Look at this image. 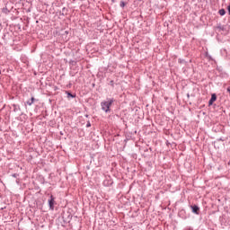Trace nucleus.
<instances>
[{
  "mask_svg": "<svg viewBox=\"0 0 230 230\" xmlns=\"http://www.w3.org/2000/svg\"><path fill=\"white\" fill-rule=\"evenodd\" d=\"M114 103V98H108L106 101L101 102L102 111L104 112H111V107Z\"/></svg>",
  "mask_w": 230,
  "mask_h": 230,
  "instance_id": "f257e3e1",
  "label": "nucleus"
},
{
  "mask_svg": "<svg viewBox=\"0 0 230 230\" xmlns=\"http://www.w3.org/2000/svg\"><path fill=\"white\" fill-rule=\"evenodd\" d=\"M121 8H125V2H120Z\"/></svg>",
  "mask_w": 230,
  "mask_h": 230,
  "instance_id": "6e6552de",
  "label": "nucleus"
},
{
  "mask_svg": "<svg viewBox=\"0 0 230 230\" xmlns=\"http://www.w3.org/2000/svg\"><path fill=\"white\" fill-rule=\"evenodd\" d=\"M217 102V94L213 93L211 96V99L208 102V105H211L212 103H215Z\"/></svg>",
  "mask_w": 230,
  "mask_h": 230,
  "instance_id": "7ed1b4c3",
  "label": "nucleus"
},
{
  "mask_svg": "<svg viewBox=\"0 0 230 230\" xmlns=\"http://www.w3.org/2000/svg\"><path fill=\"white\" fill-rule=\"evenodd\" d=\"M50 209H55V202H49Z\"/></svg>",
  "mask_w": 230,
  "mask_h": 230,
  "instance_id": "423d86ee",
  "label": "nucleus"
},
{
  "mask_svg": "<svg viewBox=\"0 0 230 230\" xmlns=\"http://www.w3.org/2000/svg\"><path fill=\"white\" fill-rule=\"evenodd\" d=\"M110 85H111V87H114V81L113 80L110 81Z\"/></svg>",
  "mask_w": 230,
  "mask_h": 230,
  "instance_id": "1a4fd4ad",
  "label": "nucleus"
},
{
  "mask_svg": "<svg viewBox=\"0 0 230 230\" xmlns=\"http://www.w3.org/2000/svg\"><path fill=\"white\" fill-rule=\"evenodd\" d=\"M34 102H35V97H31V101H27V105L31 106L33 105Z\"/></svg>",
  "mask_w": 230,
  "mask_h": 230,
  "instance_id": "20e7f679",
  "label": "nucleus"
},
{
  "mask_svg": "<svg viewBox=\"0 0 230 230\" xmlns=\"http://www.w3.org/2000/svg\"><path fill=\"white\" fill-rule=\"evenodd\" d=\"M190 208L192 209V213H195L196 215H199V208L197 205H192V206H190Z\"/></svg>",
  "mask_w": 230,
  "mask_h": 230,
  "instance_id": "f03ea898",
  "label": "nucleus"
},
{
  "mask_svg": "<svg viewBox=\"0 0 230 230\" xmlns=\"http://www.w3.org/2000/svg\"><path fill=\"white\" fill-rule=\"evenodd\" d=\"M67 98H75V95L71 93H67Z\"/></svg>",
  "mask_w": 230,
  "mask_h": 230,
  "instance_id": "0eeeda50",
  "label": "nucleus"
},
{
  "mask_svg": "<svg viewBox=\"0 0 230 230\" xmlns=\"http://www.w3.org/2000/svg\"><path fill=\"white\" fill-rule=\"evenodd\" d=\"M227 92H228L229 94H230V86L227 88Z\"/></svg>",
  "mask_w": 230,
  "mask_h": 230,
  "instance_id": "f8f14e48",
  "label": "nucleus"
},
{
  "mask_svg": "<svg viewBox=\"0 0 230 230\" xmlns=\"http://www.w3.org/2000/svg\"><path fill=\"white\" fill-rule=\"evenodd\" d=\"M55 199H53V196H50V199H49V202H54Z\"/></svg>",
  "mask_w": 230,
  "mask_h": 230,
  "instance_id": "9d476101",
  "label": "nucleus"
},
{
  "mask_svg": "<svg viewBox=\"0 0 230 230\" xmlns=\"http://www.w3.org/2000/svg\"><path fill=\"white\" fill-rule=\"evenodd\" d=\"M227 10H228V13H229V15H230V5H228Z\"/></svg>",
  "mask_w": 230,
  "mask_h": 230,
  "instance_id": "9b49d317",
  "label": "nucleus"
},
{
  "mask_svg": "<svg viewBox=\"0 0 230 230\" xmlns=\"http://www.w3.org/2000/svg\"><path fill=\"white\" fill-rule=\"evenodd\" d=\"M218 13H219V15L224 16V15H226V10H225V9H220V10L218 11Z\"/></svg>",
  "mask_w": 230,
  "mask_h": 230,
  "instance_id": "39448f33",
  "label": "nucleus"
},
{
  "mask_svg": "<svg viewBox=\"0 0 230 230\" xmlns=\"http://www.w3.org/2000/svg\"><path fill=\"white\" fill-rule=\"evenodd\" d=\"M86 127H91V124H90V123H88V124L86 125Z\"/></svg>",
  "mask_w": 230,
  "mask_h": 230,
  "instance_id": "ddd939ff",
  "label": "nucleus"
},
{
  "mask_svg": "<svg viewBox=\"0 0 230 230\" xmlns=\"http://www.w3.org/2000/svg\"><path fill=\"white\" fill-rule=\"evenodd\" d=\"M0 75H1V70H0Z\"/></svg>",
  "mask_w": 230,
  "mask_h": 230,
  "instance_id": "4468645a",
  "label": "nucleus"
}]
</instances>
